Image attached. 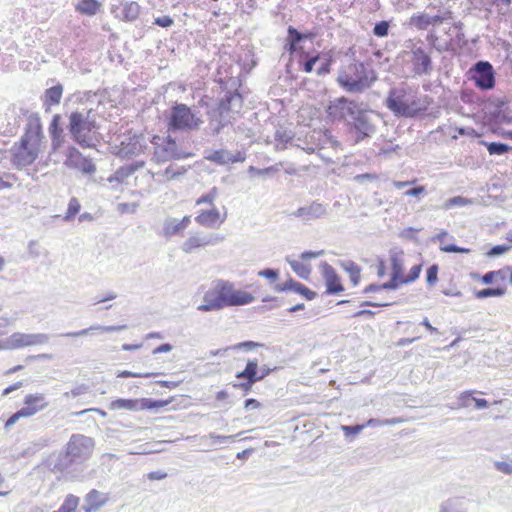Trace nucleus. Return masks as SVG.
<instances>
[{
    "label": "nucleus",
    "instance_id": "nucleus-1",
    "mask_svg": "<svg viewBox=\"0 0 512 512\" xmlns=\"http://www.w3.org/2000/svg\"><path fill=\"white\" fill-rule=\"evenodd\" d=\"M242 80L239 76H230L227 80L208 79L196 86L194 90H204L205 94L198 96V105H194V129L205 122L203 115L209 122L208 128L212 135H218L227 125L232 123L235 115L240 113L243 106V96L239 92Z\"/></svg>",
    "mask_w": 512,
    "mask_h": 512
},
{
    "label": "nucleus",
    "instance_id": "nucleus-2",
    "mask_svg": "<svg viewBox=\"0 0 512 512\" xmlns=\"http://www.w3.org/2000/svg\"><path fill=\"white\" fill-rule=\"evenodd\" d=\"M326 112L333 121L346 125L356 143L371 138L376 133L375 111L348 97L341 96L330 101Z\"/></svg>",
    "mask_w": 512,
    "mask_h": 512
},
{
    "label": "nucleus",
    "instance_id": "nucleus-3",
    "mask_svg": "<svg viewBox=\"0 0 512 512\" xmlns=\"http://www.w3.org/2000/svg\"><path fill=\"white\" fill-rule=\"evenodd\" d=\"M432 103V97L406 82L391 87L384 100L385 107L396 118L409 120L425 117Z\"/></svg>",
    "mask_w": 512,
    "mask_h": 512
},
{
    "label": "nucleus",
    "instance_id": "nucleus-4",
    "mask_svg": "<svg viewBox=\"0 0 512 512\" xmlns=\"http://www.w3.org/2000/svg\"><path fill=\"white\" fill-rule=\"evenodd\" d=\"M10 111L16 118L27 117L24 134L10 149L12 164L22 168L33 164L38 158L40 143L44 137L42 123L38 113H29L24 107L12 105Z\"/></svg>",
    "mask_w": 512,
    "mask_h": 512
},
{
    "label": "nucleus",
    "instance_id": "nucleus-5",
    "mask_svg": "<svg viewBox=\"0 0 512 512\" xmlns=\"http://www.w3.org/2000/svg\"><path fill=\"white\" fill-rule=\"evenodd\" d=\"M95 442L93 438L83 434H72L63 450L51 456L46 466L53 473H65L73 465L81 464L91 456Z\"/></svg>",
    "mask_w": 512,
    "mask_h": 512
},
{
    "label": "nucleus",
    "instance_id": "nucleus-6",
    "mask_svg": "<svg viewBox=\"0 0 512 512\" xmlns=\"http://www.w3.org/2000/svg\"><path fill=\"white\" fill-rule=\"evenodd\" d=\"M66 126L70 139L83 149L95 148V133L99 129L95 113L92 108L82 111L74 110L67 115Z\"/></svg>",
    "mask_w": 512,
    "mask_h": 512
},
{
    "label": "nucleus",
    "instance_id": "nucleus-7",
    "mask_svg": "<svg viewBox=\"0 0 512 512\" xmlns=\"http://www.w3.org/2000/svg\"><path fill=\"white\" fill-rule=\"evenodd\" d=\"M253 301L254 296L251 293L235 289L229 282L220 281L214 290L204 295V303L198 310H221L224 307L247 305Z\"/></svg>",
    "mask_w": 512,
    "mask_h": 512
},
{
    "label": "nucleus",
    "instance_id": "nucleus-8",
    "mask_svg": "<svg viewBox=\"0 0 512 512\" xmlns=\"http://www.w3.org/2000/svg\"><path fill=\"white\" fill-rule=\"evenodd\" d=\"M377 79L375 70L368 68L363 62L353 61L339 69L336 82L347 93L361 94L369 89Z\"/></svg>",
    "mask_w": 512,
    "mask_h": 512
},
{
    "label": "nucleus",
    "instance_id": "nucleus-9",
    "mask_svg": "<svg viewBox=\"0 0 512 512\" xmlns=\"http://www.w3.org/2000/svg\"><path fill=\"white\" fill-rule=\"evenodd\" d=\"M150 142L154 147L152 159L156 163H165L192 156V152L184 151L170 135L167 137L153 135Z\"/></svg>",
    "mask_w": 512,
    "mask_h": 512
},
{
    "label": "nucleus",
    "instance_id": "nucleus-10",
    "mask_svg": "<svg viewBox=\"0 0 512 512\" xmlns=\"http://www.w3.org/2000/svg\"><path fill=\"white\" fill-rule=\"evenodd\" d=\"M468 79L481 91H489L495 87L496 72L489 61L479 60L468 70Z\"/></svg>",
    "mask_w": 512,
    "mask_h": 512
},
{
    "label": "nucleus",
    "instance_id": "nucleus-11",
    "mask_svg": "<svg viewBox=\"0 0 512 512\" xmlns=\"http://www.w3.org/2000/svg\"><path fill=\"white\" fill-rule=\"evenodd\" d=\"M166 126L171 133L192 130V108L175 102L166 115Z\"/></svg>",
    "mask_w": 512,
    "mask_h": 512
},
{
    "label": "nucleus",
    "instance_id": "nucleus-12",
    "mask_svg": "<svg viewBox=\"0 0 512 512\" xmlns=\"http://www.w3.org/2000/svg\"><path fill=\"white\" fill-rule=\"evenodd\" d=\"M452 19V12L447 9H438L436 13L426 10L414 13L408 20L407 25L418 31L428 30L429 27H436L445 21Z\"/></svg>",
    "mask_w": 512,
    "mask_h": 512
},
{
    "label": "nucleus",
    "instance_id": "nucleus-13",
    "mask_svg": "<svg viewBox=\"0 0 512 512\" xmlns=\"http://www.w3.org/2000/svg\"><path fill=\"white\" fill-rule=\"evenodd\" d=\"M217 194V188L213 187L207 194L203 195L196 201V204L208 203L211 205L209 209L202 210L196 216L195 220L200 225L207 228L219 227L225 220V216L221 218L219 210L212 205V201Z\"/></svg>",
    "mask_w": 512,
    "mask_h": 512
},
{
    "label": "nucleus",
    "instance_id": "nucleus-14",
    "mask_svg": "<svg viewBox=\"0 0 512 512\" xmlns=\"http://www.w3.org/2000/svg\"><path fill=\"white\" fill-rule=\"evenodd\" d=\"M50 336L45 333L26 334L15 332L6 339L8 349H18L27 346L44 345Z\"/></svg>",
    "mask_w": 512,
    "mask_h": 512
},
{
    "label": "nucleus",
    "instance_id": "nucleus-15",
    "mask_svg": "<svg viewBox=\"0 0 512 512\" xmlns=\"http://www.w3.org/2000/svg\"><path fill=\"white\" fill-rule=\"evenodd\" d=\"M412 71L416 76H429L433 71V61L423 47H413L410 51Z\"/></svg>",
    "mask_w": 512,
    "mask_h": 512
},
{
    "label": "nucleus",
    "instance_id": "nucleus-16",
    "mask_svg": "<svg viewBox=\"0 0 512 512\" xmlns=\"http://www.w3.org/2000/svg\"><path fill=\"white\" fill-rule=\"evenodd\" d=\"M425 40L432 50L442 54L450 53L454 55V48L452 47V29L449 28L439 35L435 29L428 31Z\"/></svg>",
    "mask_w": 512,
    "mask_h": 512
},
{
    "label": "nucleus",
    "instance_id": "nucleus-17",
    "mask_svg": "<svg viewBox=\"0 0 512 512\" xmlns=\"http://www.w3.org/2000/svg\"><path fill=\"white\" fill-rule=\"evenodd\" d=\"M204 158L217 165L223 166L227 164L244 162L246 160V154L243 151H236L233 153L226 149H217L205 151Z\"/></svg>",
    "mask_w": 512,
    "mask_h": 512
},
{
    "label": "nucleus",
    "instance_id": "nucleus-18",
    "mask_svg": "<svg viewBox=\"0 0 512 512\" xmlns=\"http://www.w3.org/2000/svg\"><path fill=\"white\" fill-rule=\"evenodd\" d=\"M327 214V205L312 201L309 205L301 206L291 213V216L300 218L304 223L324 217Z\"/></svg>",
    "mask_w": 512,
    "mask_h": 512
},
{
    "label": "nucleus",
    "instance_id": "nucleus-19",
    "mask_svg": "<svg viewBox=\"0 0 512 512\" xmlns=\"http://www.w3.org/2000/svg\"><path fill=\"white\" fill-rule=\"evenodd\" d=\"M322 274L325 280L326 293L329 295H336L344 291L341 279L336 270L327 262L321 264Z\"/></svg>",
    "mask_w": 512,
    "mask_h": 512
},
{
    "label": "nucleus",
    "instance_id": "nucleus-20",
    "mask_svg": "<svg viewBox=\"0 0 512 512\" xmlns=\"http://www.w3.org/2000/svg\"><path fill=\"white\" fill-rule=\"evenodd\" d=\"M48 133L51 139L52 150L58 151L66 142L61 114L56 113L52 116L48 126Z\"/></svg>",
    "mask_w": 512,
    "mask_h": 512
},
{
    "label": "nucleus",
    "instance_id": "nucleus-21",
    "mask_svg": "<svg viewBox=\"0 0 512 512\" xmlns=\"http://www.w3.org/2000/svg\"><path fill=\"white\" fill-rule=\"evenodd\" d=\"M190 223L191 219L189 215L184 216L181 220L168 217L163 223V235L166 238L181 235Z\"/></svg>",
    "mask_w": 512,
    "mask_h": 512
},
{
    "label": "nucleus",
    "instance_id": "nucleus-22",
    "mask_svg": "<svg viewBox=\"0 0 512 512\" xmlns=\"http://www.w3.org/2000/svg\"><path fill=\"white\" fill-rule=\"evenodd\" d=\"M144 136L133 135L127 142L123 141L119 149V155L124 158H131L140 154L144 147Z\"/></svg>",
    "mask_w": 512,
    "mask_h": 512
},
{
    "label": "nucleus",
    "instance_id": "nucleus-23",
    "mask_svg": "<svg viewBox=\"0 0 512 512\" xmlns=\"http://www.w3.org/2000/svg\"><path fill=\"white\" fill-rule=\"evenodd\" d=\"M63 91L64 87L59 82L44 91L42 102L46 112H49L52 106L60 104Z\"/></svg>",
    "mask_w": 512,
    "mask_h": 512
},
{
    "label": "nucleus",
    "instance_id": "nucleus-24",
    "mask_svg": "<svg viewBox=\"0 0 512 512\" xmlns=\"http://www.w3.org/2000/svg\"><path fill=\"white\" fill-rule=\"evenodd\" d=\"M262 346H263V344H261L259 342H254V341H251V340H247V341L239 342V343L231 345V346H227V347L222 348V349L211 350L209 352V357L210 356L226 357L227 353L230 350H244V351L248 352V351H251V350H253V349L257 348V347H262ZM206 358H208V356L202 357L201 359H206Z\"/></svg>",
    "mask_w": 512,
    "mask_h": 512
},
{
    "label": "nucleus",
    "instance_id": "nucleus-25",
    "mask_svg": "<svg viewBox=\"0 0 512 512\" xmlns=\"http://www.w3.org/2000/svg\"><path fill=\"white\" fill-rule=\"evenodd\" d=\"M126 328H127L126 325H109V326L95 325V326H90L89 328L82 329L79 331L61 333L59 336L60 337H68V338H76V337L86 336L93 330H101L103 332H118V331L124 330Z\"/></svg>",
    "mask_w": 512,
    "mask_h": 512
},
{
    "label": "nucleus",
    "instance_id": "nucleus-26",
    "mask_svg": "<svg viewBox=\"0 0 512 512\" xmlns=\"http://www.w3.org/2000/svg\"><path fill=\"white\" fill-rule=\"evenodd\" d=\"M140 14V5L135 1L125 2L124 7L119 14H115V18L124 22H134Z\"/></svg>",
    "mask_w": 512,
    "mask_h": 512
},
{
    "label": "nucleus",
    "instance_id": "nucleus-27",
    "mask_svg": "<svg viewBox=\"0 0 512 512\" xmlns=\"http://www.w3.org/2000/svg\"><path fill=\"white\" fill-rule=\"evenodd\" d=\"M105 503L106 498L102 497V493L96 489H92L85 496V504L82 506V509L85 512H94L104 506Z\"/></svg>",
    "mask_w": 512,
    "mask_h": 512
},
{
    "label": "nucleus",
    "instance_id": "nucleus-28",
    "mask_svg": "<svg viewBox=\"0 0 512 512\" xmlns=\"http://www.w3.org/2000/svg\"><path fill=\"white\" fill-rule=\"evenodd\" d=\"M235 377L237 379H247L249 381L259 382V362L256 358L249 359L245 368L237 372Z\"/></svg>",
    "mask_w": 512,
    "mask_h": 512
},
{
    "label": "nucleus",
    "instance_id": "nucleus-29",
    "mask_svg": "<svg viewBox=\"0 0 512 512\" xmlns=\"http://www.w3.org/2000/svg\"><path fill=\"white\" fill-rule=\"evenodd\" d=\"M102 7L99 0H78L75 4V10L84 16L92 17L96 15Z\"/></svg>",
    "mask_w": 512,
    "mask_h": 512
},
{
    "label": "nucleus",
    "instance_id": "nucleus-30",
    "mask_svg": "<svg viewBox=\"0 0 512 512\" xmlns=\"http://www.w3.org/2000/svg\"><path fill=\"white\" fill-rule=\"evenodd\" d=\"M110 410L125 409L129 411H141L140 399L118 398L110 402Z\"/></svg>",
    "mask_w": 512,
    "mask_h": 512
},
{
    "label": "nucleus",
    "instance_id": "nucleus-31",
    "mask_svg": "<svg viewBox=\"0 0 512 512\" xmlns=\"http://www.w3.org/2000/svg\"><path fill=\"white\" fill-rule=\"evenodd\" d=\"M65 160L64 165L70 169H73L83 159L84 155L74 145L69 144L65 149Z\"/></svg>",
    "mask_w": 512,
    "mask_h": 512
},
{
    "label": "nucleus",
    "instance_id": "nucleus-32",
    "mask_svg": "<svg viewBox=\"0 0 512 512\" xmlns=\"http://www.w3.org/2000/svg\"><path fill=\"white\" fill-rule=\"evenodd\" d=\"M340 266L349 274L353 286H357L361 278V267L352 260L340 262Z\"/></svg>",
    "mask_w": 512,
    "mask_h": 512
},
{
    "label": "nucleus",
    "instance_id": "nucleus-33",
    "mask_svg": "<svg viewBox=\"0 0 512 512\" xmlns=\"http://www.w3.org/2000/svg\"><path fill=\"white\" fill-rule=\"evenodd\" d=\"M223 240V237L214 234V233H208V234H201V233H194V248L196 247H202L207 245H215Z\"/></svg>",
    "mask_w": 512,
    "mask_h": 512
},
{
    "label": "nucleus",
    "instance_id": "nucleus-34",
    "mask_svg": "<svg viewBox=\"0 0 512 512\" xmlns=\"http://www.w3.org/2000/svg\"><path fill=\"white\" fill-rule=\"evenodd\" d=\"M286 261L290 265L291 269L298 277L304 280H308L311 274V267L309 264H304L300 261L293 260L290 257H286Z\"/></svg>",
    "mask_w": 512,
    "mask_h": 512
},
{
    "label": "nucleus",
    "instance_id": "nucleus-35",
    "mask_svg": "<svg viewBox=\"0 0 512 512\" xmlns=\"http://www.w3.org/2000/svg\"><path fill=\"white\" fill-rule=\"evenodd\" d=\"M321 52H317L314 56H309L308 53L302 52L299 60V66L305 73H311L314 70L315 64L321 59Z\"/></svg>",
    "mask_w": 512,
    "mask_h": 512
},
{
    "label": "nucleus",
    "instance_id": "nucleus-36",
    "mask_svg": "<svg viewBox=\"0 0 512 512\" xmlns=\"http://www.w3.org/2000/svg\"><path fill=\"white\" fill-rule=\"evenodd\" d=\"M390 262H391V274L392 276L403 279V260L400 257V254L397 251H390Z\"/></svg>",
    "mask_w": 512,
    "mask_h": 512
},
{
    "label": "nucleus",
    "instance_id": "nucleus-37",
    "mask_svg": "<svg viewBox=\"0 0 512 512\" xmlns=\"http://www.w3.org/2000/svg\"><path fill=\"white\" fill-rule=\"evenodd\" d=\"M170 402H171V400L140 398V407H141V411H143V410L158 411L159 409L166 407Z\"/></svg>",
    "mask_w": 512,
    "mask_h": 512
},
{
    "label": "nucleus",
    "instance_id": "nucleus-38",
    "mask_svg": "<svg viewBox=\"0 0 512 512\" xmlns=\"http://www.w3.org/2000/svg\"><path fill=\"white\" fill-rule=\"evenodd\" d=\"M490 155H505L512 151V146L502 142H482Z\"/></svg>",
    "mask_w": 512,
    "mask_h": 512
},
{
    "label": "nucleus",
    "instance_id": "nucleus-39",
    "mask_svg": "<svg viewBox=\"0 0 512 512\" xmlns=\"http://www.w3.org/2000/svg\"><path fill=\"white\" fill-rule=\"evenodd\" d=\"M506 293V288L496 286L475 290L474 295L477 299H485L489 297H501Z\"/></svg>",
    "mask_w": 512,
    "mask_h": 512
},
{
    "label": "nucleus",
    "instance_id": "nucleus-40",
    "mask_svg": "<svg viewBox=\"0 0 512 512\" xmlns=\"http://www.w3.org/2000/svg\"><path fill=\"white\" fill-rule=\"evenodd\" d=\"M278 165H272L266 168H257L255 166H249L248 174L250 176L257 175L262 178L272 177L275 173L279 172Z\"/></svg>",
    "mask_w": 512,
    "mask_h": 512
},
{
    "label": "nucleus",
    "instance_id": "nucleus-41",
    "mask_svg": "<svg viewBox=\"0 0 512 512\" xmlns=\"http://www.w3.org/2000/svg\"><path fill=\"white\" fill-rule=\"evenodd\" d=\"M440 512H466V510L461 499L453 498L442 503Z\"/></svg>",
    "mask_w": 512,
    "mask_h": 512
},
{
    "label": "nucleus",
    "instance_id": "nucleus-42",
    "mask_svg": "<svg viewBox=\"0 0 512 512\" xmlns=\"http://www.w3.org/2000/svg\"><path fill=\"white\" fill-rule=\"evenodd\" d=\"M79 504V498L73 494H68L60 507L53 512H75Z\"/></svg>",
    "mask_w": 512,
    "mask_h": 512
},
{
    "label": "nucleus",
    "instance_id": "nucleus-43",
    "mask_svg": "<svg viewBox=\"0 0 512 512\" xmlns=\"http://www.w3.org/2000/svg\"><path fill=\"white\" fill-rule=\"evenodd\" d=\"M391 30V20H381L374 24L372 34L377 38H385Z\"/></svg>",
    "mask_w": 512,
    "mask_h": 512
},
{
    "label": "nucleus",
    "instance_id": "nucleus-44",
    "mask_svg": "<svg viewBox=\"0 0 512 512\" xmlns=\"http://www.w3.org/2000/svg\"><path fill=\"white\" fill-rule=\"evenodd\" d=\"M73 169L79 170L82 174L92 175L96 172V165L91 158L84 156Z\"/></svg>",
    "mask_w": 512,
    "mask_h": 512
},
{
    "label": "nucleus",
    "instance_id": "nucleus-45",
    "mask_svg": "<svg viewBox=\"0 0 512 512\" xmlns=\"http://www.w3.org/2000/svg\"><path fill=\"white\" fill-rule=\"evenodd\" d=\"M80 209H81V204H80L79 200L75 197H72L69 200L67 211L64 215L63 220L66 222L73 220L76 217V215L79 214Z\"/></svg>",
    "mask_w": 512,
    "mask_h": 512
},
{
    "label": "nucleus",
    "instance_id": "nucleus-46",
    "mask_svg": "<svg viewBox=\"0 0 512 512\" xmlns=\"http://www.w3.org/2000/svg\"><path fill=\"white\" fill-rule=\"evenodd\" d=\"M300 283L301 282L296 281L294 278L289 277L285 282L275 284L273 289H274V291H276L278 293L290 292V291L295 293L296 289L298 288Z\"/></svg>",
    "mask_w": 512,
    "mask_h": 512
},
{
    "label": "nucleus",
    "instance_id": "nucleus-47",
    "mask_svg": "<svg viewBox=\"0 0 512 512\" xmlns=\"http://www.w3.org/2000/svg\"><path fill=\"white\" fill-rule=\"evenodd\" d=\"M143 166H144L143 161H136V162L130 163L128 165L120 167L116 173L121 178H127V177L131 176L132 174H134L137 170H139Z\"/></svg>",
    "mask_w": 512,
    "mask_h": 512
},
{
    "label": "nucleus",
    "instance_id": "nucleus-48",
    "mask_svg": "<svg viewBox=\"0 0 512 512\" xmlns=\"http://www.w3.org/2000/svg\"><path fill=\"white\" fill-rule=\"evenodd\" d=\"M47 445H48V440L44 439V438H40L37 441L31 442L28 445V447L22 451V456L30 457Z\"/></svg>",
    "mask_w": 512,
    "mask_h": 512
},
{
    "label": "nucleus",
    "instance_id": "nucleus-49",
    "mask_svg": "<svg viewBox=\"0 0 512 512\" xmlns=\"http://www.w3.org/2000/svg\"><path fill=\"white\" fill-rule=\"evenodd\" d=\"M467 40L465 38L464 31L453 32L452 31V47L454 48V55L458 54L459 51L466 46Z\"/></svg>",
    "mask_w": 512,
    "mask_h": 512
},
{
    "label": "nucleus",
    "instance_id": "nucleus-50",
    "mask_svg": "<svg viewBox=\"0 0 512 512\" xmlns=\"http://www.w3.org/2000/svg\"><path fill=\"white\" fill-rule=\"evenodd\" d=\"M35 400L32 396H25L24 398V407L18 410L21 417H30L38 412V408L32 407V403Z\"/></svg>",
    "mask_w": 512,
    "mask_h": 512
},
{
    "label": "nucleus",
    "instance_id": "nucleus-51",
    "mask_svg": "<svg viewBox=\"0 0 512 512\" xmlns=\"http://www.w3.org/2000/svg\"><path fill=\"white\" fill-rule=\"evenodd\" d=\"M400 422H401V420L399 418H390V419H384V420L377 419V418H370L363 425H365V428L366 427H380V426H385V425L393 426Z\"/></svg>",
    "mask_w": 512,
    "mask_h": 512
},
{
    "label": "nucleus",
    "instance_id": "nucleus-52",
    "mask_svg": "<svg viewBox=\"0 0 512 512\" xmlns=\"http://www.w3.org/2000/svg\"><path fill=\"white\" fill-rule=\"evenodd\" d=\"M469 204H471L470 199L463 197V196H454L445 201L443 208L448 210L455 206L462 207V206H466Z\"/></svg>",
    "mask_w": 512,
    "mask_h": 512
},
{
    "label": "nucleus",
    "instance_id": "nucleus-53",
    "mask_svg": "<svg viewBox=\"0 0 512 512\" xmlns=\"http://www.w3.org/2000/svg\"><path fill=\"white\" fill-rule=\"evenodd\" d=\"M511 248L512 246L509 244L494 245L486 252V256L490 258H496L509 252Z\"/></svg>",
    "mask_w": 512,
    "mask_h": 512
},
{
    "label": "nucleus",
    "instance_id": "nucleus-54",
    "mask_svg": "<svg viewBox=\"0 0 512 512\" xmlns=\"http://www.w3.org/2000/svg\"><path fill=\"white\" fill-rule=\"evenodd\" d=\"M439 266L437 264L430 265L426 270V282L429 286H433L438 281Z\"/></svg>",
    "mask_w": 512,
    "mask_h": 512
},
{
    "label": "nucleus",
    "instance_id": "nucleus-55",
    "mask_svg": "<svg viewBox=\"0 0 512 512\" xmlns=\"http://www.w3.org/2000/svg\"><path fill=\"white\" fill-rule=\"evenodd\" d=\"M287 38L289 41L292 42V44H300L304 41V37L302 35V32L298 31L297 28L294 26H288L287 28Z\"/></svg>",
    "mask_w": 512,
    "mask_h": 512
},
{
    "label": "nucleus",
    "instance_id": "nucleus-56",
    "mask_svg": "<svg viewBox=\"0 0 512 512\" xmlns=\"http://www.w3.org/2000/svg\"><path fill=\"white\" fill-rule=\"evenodd\" d=\"M439 249L444 253H460V254H468L471 252L469 248L460 247L454 243L448 245H441Z\"/></svg>",
    "mask_w": 512,
    "mask_h": 512
},
{
    "label": "nucleus",
    "instance_id": "nucleus-57",
    "mask_svg": "<svg viewBox=\"0 0 512 512\" xmlns=\"http://www.w3.org/2000/svg\"><path fill=\"white\" fill-rule=\"evenodd\" d=\"M334 62V58L331 55H327V57L324 59V61L320 64L318 69L316 70V73L318 76H325L330 73L331 71V65Z\"/></svg>",
    "mask_w": 512,
    "mask_h": 512
},
{
    "label": "nucleus",
    "instance_id": "nucleus-58",
    "mask_svg": "<svg viewBox=\"0 0 512 512\" xmlns=\"http://www.w3.org/2000/svg\"><path fill=\"white\" fill-rule=\"evenodd\" d=\"M258 276L268 279L270 282H275L280 275L278 269L275 268H265L258 271Z\"/></svg>",
    "mask_w": 512,
    "mask_h": 512
},
{
    "label": "nucleus",
    "instance_id": "nucleus-59",
    "mask_svg": "<svg viewBox=\"0 0 512 512\" xmlns=\"http://www.w3.org/2000/svg\"><path fill=\"white\" fill-rule=\"evenodd\" d=\"M295 293L299 294L300 296H302L304 299H306L308 301H311L317 297V293L315 291L311 290L310 288H308L307 286H305L302 283H300V285L296 289Z\"/></svg>",
    "mask_w": 512,
    "mask_h": 512
},
{
    "label": "nucleus",
    "instance_id": "nucleus-60",
    "mask_svg": "<svg viewBox=\"0 0 512 512\" xmlns=\"http://www.w3.org/2000/svg\"><path fill=\"white\" fill-rule=\"evenodd\" d=\"M404 282L402 279L390 275V280L380 284L382 290H397Z\"/></svg>",
    "mask_w": 512,
    "mask_h": 512
},
{
    "label": "nucleus",
    "instance_id": "nucleus-61",
    "mask_svg": "<svg viewBox=\"0 0 512 512\" xmlns=\"http://www.w3.org/2000/svg\"><path fill=\"white\" fill-rule=\"evenodd\" d=\"M365 428V425H343L341 427L344 435L346 438H349L351 436L358 435L363 429Z\"/></svg>",
    "mask_w": 512,
    "mask_h": 512
},
{
    "label": "nucleus",
    "instance_id": "nucleus-62",
    "mask_svg": "<svg viewBox=\"0 0 512 512\" xmlns=\"http://www.w3.org/2000/svg\"><path fill=\"white\" fill-rule=\"evenodd\" d=\"M421 270H422L421 265L412 266L409 270L408 275L406 277H403V279H402L404 284H409V283L417 280L420 276Z\"/></svg>",
    "mask_w": 512,
    "mask_h": 512
},
{
    "label": "nucleus",
    "instance_id": "nucleus-63",
    "mask_svg": "<svg viewBox=\"0 0 512 512\" xmlns=\"http://www.w3.org/2000/svg\"><path fill=\"white\" fill-rule=\"evenodd\" d=\"M274 138L279 143L287 144L292 141L293 134L291 131L279 129L275 132Z\"/></svg>",
    "mask_w": 512,
    "mask_h": 512
},
{
    "label": "nucleus",
    "instance_id": "nucleus-64",
    "mask_svg": "<svg viewBox=\"0 0 512 512\" xmlns=\"http://www.w3.org/2000/svg\"><path fill=\"white\" fill-rule=\"evenodd\" d=\"M472 391H464L458 397V407L466 408L473 402L474 396Z\"/></svg>",
    "mask_w": 512,
    "mask_h": 512
}]
</instances>
